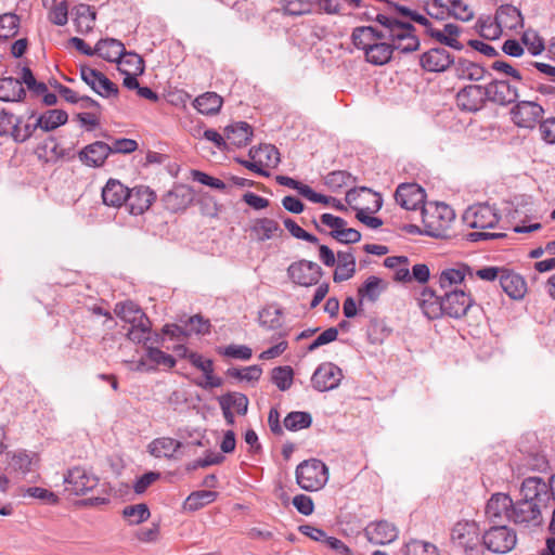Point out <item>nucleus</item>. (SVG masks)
I'll use <instances>...</instances> for the list:
<instances>
[{
	"mask_svg": "<svg viewBox=\"0 0 555 555\" xmlns=\"http://www.w3.org/2000/svg\"><path fill=\"white\" fill-rule=\"evenodd\" d=\"M555 475L548 483L540 477H528L520 486L519 496L515 500L507 493H493L486 504V516L492 524L506 520L524 529H534L543 525L542 509L555 500L552 487Z\"/></svg>",
	"mask_w": 555,
	"mask_h": 555,
	"instance_id": "obj_1",
	"label": "nucleus"
},
{
	"mask_svg": "<svg viewBox=\"0 0 555 555\" xmlns=\"http://www.w3.org/2000/svg\"><path fill=\"white\" fill-rule=\"evenodd\" d=\"M404 27L408 29L400 31L403 35L400 39L395 37L386 38V40H377L374 44L369 46V49L364 51L365 61L372 65L382 66L391 61L395 51L403 54L417 51L421 41L416 35L415 27L405 21Z\"/></svg>",
	"mask_w": 555,
	"mask_h": 555,
	"instance_id": "obj_2",
	"label": "nucleus"
},
{
	"mask_svg": "<svg viewBox=\"0 0 555 555\" xmlns=\"http://www.w3.org/2000/svg\"><path fill=\"white\" fill-rule=\"evenodd\" d=\"M375 22L378 26H358L351 33L352 44L363 52L369 46L374 44L377 40H386V38H398L402 36L401 30L404 27V21L391 14H376Z\"/></svg>",
	"mask_w": 555,
	"mask_h": 555,
	"instance_id": "obj_3",
	"label": "nucleus"
},
{
	"mask_svg": "<svg viewBox=\"0 0 555 555\" xmlns=\"http://www.w3.org/2000/svg\"><path fill=\"white\" fill-rule=\"evenodd\" d=\"M296 482L305 491L313 492L322 489L328 480V467L318 459H309L296 467Z\"/></svg>",
	"mask_w": 555,
	"mask_h": 555,
	"instance_id": "obj_4",
	"label": "nucleus"
},
{
	"mask_svg": "<svg viewBox=\"0 0 555 555\" xmlns=\"http://www.w3.org/2000/svg\"><path fill=\"white\" fill-rule=\"evenodd\" d=\"M414 20L412 22L417 23L424 27V34L433 39H435L440 44L447 46L454 50L461 51L464 49L463 43H461L457 38L462 33V28L453 23H448L443 25V28H437L434 24L423 14L417 12L416 15H413Z\"/></svg>",
	"mask_w": 555,
	"mask_h": 555,
	"instance_id": "obj_5",
	"label": "nucleus"
},
{
	"mask_svg": "<svg viewBox=\"0 0 555 555\" xmlns=\"http://www.w3.org/2000/svg\"><path fill=\"white\" fill-rule=\"evenodd\" d=\"M482 544L492 553L506 554L511 552L517 543L516 531L501 522L493 524L491 528L485 531Z\"/></svg>",
	"mask_w": 555,
	"mask_h": 555,
	"instance_id": "obj_6",
	"label": "nucleus"
},
{
	"mask_svg": "<svg viewBox=\"0 0 555 555\" xmlns=\"http://www.w3.org/2000/svg\"><path fill=\"white\" fill-rule=\"evenodd\" d=\"M65 491L80 496L92 491L99 485V478L82 466H74L64 474Z\"/></svg>",
	"mask_w": 555,
	"mask_h": 555,
	"instance_id": "obj_7",
	"label": "nucleus"
},
{
	"mask_svg": "<svg viewBox=\"0 0 555 555\" xmlns=\"http://www.w3.org/2000/svg\"><path fill=\"white\" fill-rule=\"evenodd\" d=\"M500 220L498 210L488 204L472 205L463 214L464 223L472 229H494Z\"/></svg>",
	"mask_w": 555,
	"mask_h": 555,
	"instance_id": "obj_8",
	"label": "nucleus"
},
{
	"mask_svg": "<svg viewBox=\"0 0 555 555\" xmlns=\"http://www.w3.org/2000/svg\"><path fill=\"white\" fill-rule=\"evenodd\" d=\"M323 275L322 268L313 261L300 259L287 268L288 279L296 285L310 287L318 285Z\"/></svg>",
	"mask_w": 555,
	"mask_h": 555,
	"instance_id": "obj_9",
	"label": "nucleus"
},
{
	"mask_svg": "<svg viewBox=\"0 0 555 555\" xmlns=\"http://www.w3.org/2000/svg\"><path fill=\"white\" fill-rule=\"evenodd\" d=\"M395 199L406 210H422L423 222H426L427 209L425 208L426 193L416 183H401L396 192Z\"/></svg>",
	"mask_w": 555,
	"mask_h": 555,
	"instance_id": "obj_10",
	"label": "nucleus"
},
{
	"mask_svg": "<svg viewBox=\"0 0 555 555\" xmlns=\"http://www.w3.org/2000/svg\"><path fill=\"white\" fill-rule=\"evenodd\" d=\"M474 305L470 294L463 289H450L442 294L443 315L452 319L465 317Z\"/></svg>",
	"mask_w": 555,
	"mask_h": 555,
	"instance_id": "obj_11",
	"label": "nucleus"
},
{
	"mask_svg": "<svg viewBox=\"0 0 555 555\" xmlns=\"http://www.w3.org/2000/svg\"><path fill=\"white\" fill-rule=\"evenodd\" d=\"M343 371L332 362L321 363L314 371L311 383L318 391H328L337 388L343 379Z\"/></svg>",
	"mask_w": 555,
	"mask_h": 555,
	"instance_id": "obj_12",
	"label": "nucleus"
},
{
	"mask_svg": "<svg viewBox=\"0 0 555 555\" xmlns=\"http://www.w3.org/2000/svg\"><path fill=\"white\" fill-rule=\"evenodd\" d=\"M487 102L486 86L469 85L456 94V104L461 111L476 113L483 108Z\"/></svg>",
	"mask_w": 555,
	"mask_h": 555,
	"instance_id": "obj_13",
	"label": "nucleus"
},
{
	"mask_svg": "<svg viewBox=\"0 0 555 555\" xmlns=\"http://www.w3.org/2000/svg\"><path fill=\"white\" fill-rule=\"evenodd\" d=\"M544 113L543 107L531 101L518 102L511 111L513 121L522 128H532Z\"/></svg>",
	"mask_w": 555,
	"mask_h": 555,
	"instance_id": "obj_14",
	"label": "nucleus"
},
{
	"mask_svg": "<svg viewBox=\"0 0 555 555\" xmlns=\"http://www.w3.org/2000/svg\"><path fill=\"white\" fill-rule=\"evenodd\" d=\"M455 59L443 48H431L420 55V65L425 72L442 73L451 65H454Z\"/></svg>",
	"mask_w": 555,
	"mask_h": 555,
	"instance_id": "obj_15",
	"label": "nucleus"
},
{
	"mask_svg": "<svg viewBox=\"0 0 555 555\" xmlns=\"http://www.w3.org/2000/svg\"><path fill=\"white\" fill-rule=\"evenodd\" d=\"M452 540L462 547L465 553L476 551L480 541H482L475 522H457L452 530Z\"/></svg>",
	"mask_w": 555,
	"mask_h": 555,
	"instance_id": "obj_16",
	"label": "nucleus"
},
{
	"mask_svg": "<svg viewBox=\"0 0 555 555\" xmlns=\"http://www.w3.org/2000/svg\"><path fill=\"white\" fill-rule=\"evenodd\" d=\"M487 100L498 105H508L518 99V91L506 80L493 79L486 86Z\"/></svg>",
	"mask_w": 555,
	"mask_h": 555,
	"instance_id": "obj_17",
	"label": "nucleus"
},
{
	"mask_svg": "<svg viewBox=\"0 0 555 555\" xmlns=\"http://www.w3.org/2000/svg\"><path fill=\"white\" fill-rule=\"evenodd\" d=\"M367 541L375 545L390 544L398 538V529L387 520L370 522L364 529Z\"/></svg>",
	"mask_w": 555,
	"mask_h": 555,
	"instance_id": "obj_18",
	"label": "nucleus"
},
{
	"mask_svg": "<svg viewBox=\"0 0 555 555\" xmlns=\"http://www.w3.org/2000/svg\"><path fill=\"white\" fill-rule=\"evenodd\" d=\"M155 199L156 194L154 191L149 186L139 185L133 189H129V196L127 197L126 205L131 215L139 216L146 211Z\"/></svg>",
	"mask_w": 555,
	"mask_h": 555,
	"instance_id": "obj_19",
	"label": "nucleus"
},
{
	"mask_svg": "<svg viewBox=\"0 0 555 555\" xmlns=\"http://www.w3.org/2000/svg\"><path fill=\"white\" fill-rule=\"evenodd\" d=\"M111 154L109 144L103 141H95L81 149L78 152V158L83 165L98 168L104 165Z\"/></svg>",
	"mask_w": 555,
	"mask_h": 555,
	"instance_id": "obj_20",
	"label": "nucleus"
},
{
	"mask_svg": "<svg viewBox=\"0 0 555 555\" xmlns=\"http://www.w3.org/2000/svg\"><path fill=\"white\" fill-rule=\"evenodd\" d=\"M417 301L424 315L429 320H436L443 315L442 295H438L435 289L430 287L423 288Z\"/></svg>",
	"mask_w": 555,
	"mask_h": 555,
	"instance_id": "obj_21",
	"label": "nucleus"
},
{
	"mask_svg": "<svg viewBox=\"0 0 555 555\" xmlns=\"http://www.w3.org/2000/svg\"><path fill=\"white\" fill-rule=\"evenodd\" d=\"M184 444L170 437L154 439L147 447L149 452L155 457L179 459L183 455L180 450Z\"/></svg>",
	"mask_w": 555,
	"mask_h": 555,
	"instance_id": "obj_22",
	"label": "nucleus"
},
{
	"mask_svg": "<svg viewBox=\"0 0 555 555\" xmlns=\"http://www.w3.org/2000/svg\"><path fill=\"white\" fill-rule=\"evenodd\" d=\"M128 196L129 188L116 179H108L102 189L103 203L109 207H120L126 204Z\"/></svg>",
	"mask_w": 555,
	"mask_h": 555,
	"instance_id": "obj_23",
	"label": "nucleus"
},
{
	"mask_svg": "<svg viewBox=\"0 0 555 555\" xmlns=\"http://www.w3.org/2000/svg\"><path fill=\"white\" fill-rule=\"evenodd\" d=\"M4 459L7 464L4 470L10 475L25 476L31 470L33 459L25 450L7 452Z\"/></svg>",
	"mask_w": 555,
	"mask_h": 555,
	"instance_id": "obj_24",
	"label": "nucleus"
},
{
	"mask_svg": "<svg viewBox=\"0 0 555 555\" xmlns=\"http://www.w3.org/2000/svg\"><path fill=\"white\" fill-rule=\"evenodd\" d=\"M495 21L503 29L515 30L524 26L520 11L512 4H502L495 12Z\"/></svg>",
	"mask_w": 555,
	"mask_h": 555,
	"instance_id": "obj_25",
	"label": "nucleus"
},
{
	"mask_svg": "<svg viewBox=\"0 0 555 555\" xmlns=\"http://www.w3.org/2000/svg\"><path fill=\"white\" fill-rule=\"evenodd\" d=\"M26 98L22 75L18 78L3 77L0 79V100L3 102H21Z\"/></svg>",
	"mask_w": 555,
	"mask_h": 555,
	"instance_id": "obj_26",
	"label": "nucleus"
},
{
	"mask_svg": "<svg viewBox=\"0 0 555 555\" xmlns=\"http://www.w3.org/2000/svg\"><path fill=\"white\" fill-rule=\"evenodd\" d=\"M125 54L124 43L115 38L100 39L95 43V55H99L107 62L120 63V59Z\"/></svg>",
	"mask_w": 555,
	"mask_h": 555,
	"instance_id": "obj_27",
	"label": "nucleus"
},
{
	"mask_svg": "<svg viewBox=\"0 0 555 555\" xmlns=\"http://www.w3.org/2000/svg\"><path fill=\"white\" fill-rule=\"evenodd\" d=\"M467 274L470 278L474 275L473 270L464 263L456 268H447L439 274L438 284L442 291H450L452 286L461 284Z\"/></svg>",
	"mask_w": 555,
	"mask_h": 555,
	"instance_id": "obj_28",
	"label": "nucleus"
},
{
	"mask_svg": "<svg viewBox=\"0 0 555 555\" xmlns=\"http://www.w3.org/2000/svg\"><path fill=\"white\" fill-rule=\"evenodd\" d=\"M502 289L513 299L522 298L526 293V282L517 273L504 269L499 282Z\"/></svg>",
	"mask_w": 555,
	"mask_h": 555,
	"instance_id": "obj_29",
	"label": "nucleus"
},
{
	"mask_svg": "<svg viewBox=\"0 0 555 555\" xmlns=\"http://www.w3.org/2000/svg\"><path fill=\"white\" fill-rule=\"evenodd\" d=\"M227 140L236 147L247 145L253 138V128L246 121H237L224 128Z\"/></svg>",
	"mask_w": 555,
	"mask_h": 555,
	"instance_id": "obj_30",
	"label": "nucleus"
},
{
	"mask_svg": "<svg viewBox=\"0 0 555 555\" xmlns=\"http://www.w3.org/2000/svg\"><path fill=\"white\" fill-rule=\"evenodd\" d=\"M453 67L455 75L460 79L479 81L487 74V70L485 69L483 66H481L477 62L469 61L464 57H459L457 60H455Z\"/></svg>",
	"mask_w": 555,
	"mask_h": 555,
	"instance_id": "obj_31",
	"label": "nucleus"
},
{
	"mask_svg": "<svg viewBox=\"0 0 555 555\" xmlns=\"http://www.w3.org/2000/svg\"><path fill=\"white\" fill-rule=\"evenodd\" d=\"M248 156L250 159H257L258 165L260 164L263 168H275L280 163L279 150L272 144L253 146L248 152Z\"/></svg>",
	"mask_w": 555,
	"mask_h": 555,
	"instance_id": "obj_32",
	"label": "nucleus"
},
{
	"mask_svg": "<svg viewBox=\"0 0 555 555\" xmlns=\"http://www.w3.org/2000/svg\"><path fill=\"white\" fill-rule=\"evenodd\" d=\"M250 232L258 242L271 240L274 235L282 236L283 230L279 223L271 218H258L250 227Z\"/></svg>",
	"mask_w": 555,
	"mask_h": 555,
	"instance_id": "obj_33",
	"label": "nucleus"
},
{
	"mask_svg": "<svg viewBox=\"0 0 555 555\" xmlns=\"http://www.w3.org/2000/svg\"><path fill=\"white\" fill-rule=\"evenodd\" d=\"M192 199L191 192L184 188H176L167 192L162 198L165 208L171 212L185 209Z\"/></svg>",
	"mask_w": 555,
	"mask_h": 555,
	"instance_id": "obj_34",
	"label": "nucleus"
},
{
	"mask_svg": "<svg viewBox=\"0 0 555 555\" xmlns=\"http://www.w3.org/2000/svg\"><path fill=\"white\" fill-rule=\"evenodd\" d=\"M96 13L94 9L89 5L81 3L75 8L74 24L76 31L81 35H87L94 28Z\"/></svg>",
	"mask_w": 555,
	"mask_h": 555,
	"instance_id": "obj_35",
	"label": "nucleus"
},
{
	"mask_svg": "<svg viewBox=\"0 0 555 555\" xmlns=\"http://www.w3.org/2000/svg\"><path fill=\"white\" fill-rule=\"evenodd\" d=\"M386 288L387 283H385L380 278L375 275L369 276L358 288L360 304H362L364 299H367L371 302L377 301Z\"/></svg>",
	"mask_w": 555,
	"mask_h": 555,
	"instance_id": "obj_36",
	"label": "nucleus"
},
{
	"mask_svg": "<svg viewBox=\"0 0 555 555\" xmlns=\"http://www.w3.org/2000/svg\"><path fill=\"white\" fill-rule=\"evenodd\" d=\"M337 268L333 274L335 283H340L351 279L356 273V257L351 251L337 253Z\"/></svg>",
	"mask_w": 555,
	"mask_h": 555,
	"instance_id": "obj_37",
	"label": "nucleus"
},
{
	"mask_svg": "<svg viewBox=\"0 0 555 555\" xmlns=\"http://www.w3.org/2000/svg\"><path fill=\"white\" fill-rule=\"evenodd\" d=\"M114 313L122 321L133 324L149 318L141 307L132 300L120 301L115 305Z\"/></svg>",
	"mask_w": 555,
	"mask_h": 555,
	"instance_id": "obj_38",
	"label": "nucleus"
},
{
	"mask_svg": "<svg viewBox=\"0 0 555 555\" xmlns=\"http://www.w3.org/2000/svg\"><path fill=\"white\" fill-rule=\"evenodd\" d=\"M68 114L64 109H48L37 117V126L44 132H50L65 125Z\"/></svg>",
	"mask_w": 555,
	"mask_h": 555,
	"instance_id": "obj_39",
	"label": "nucleus"
},
{
	"mask_svg": "<svg viewBox=\"0 0 555 555\" xmlns=\"http://www.w3.org/2000/svg\"><path fill=\"white\" fill-rule=\"evenodd\" d=\"M218 493L211 490H198L192 492L183 503V509L196 512L216 501Z\"/></svg>",
	"mask_w": 555,
	"mask_h": 555,
	"instance_id": "obj_40",
	"label": "nucleus"
},
{
	"mask_svg": "<svg viewBox=\"0 0 555 555\" xmlns=\"http://www.w3.org/2000/svg\"><path fill=\"white\" fill-rule=\"evenodd\" d=\"M222 103V98L216 92H206L195 99L194 106L203 115H215L220 111Z\"/></svg>",
	"mask_w": 555,
	"mask_h": 555,
	"instance_id": "obj_41",
	"label": "nucleus"
},
{
	"mask_svg": "<svg viewBox=\"0 0 555 555\" xmlns=\"http://www.w3.org/2000/svg\"><path fill=\"white\" fill-rule=\"evenodd\" d=\"M344 4L350 8H360L362 5L361 0H313V8L318 12L325 14H340L344 10Z\"/></svg>",
	"mask_w": 555,
	"mask_h": 555,
	"instance_id": "obj_42",
	"label": "nucleus"
},
{
	"mask_svg": "<svg viewBox=\"0 0 555 555\" xmlns=\"http://www.w3.org/2000/svg\"><path fill=\"white\" fill-rule=\"evenodd\" d=\"M284 426L289 431H297L309 428L312 424V416L309 412L293 411L284 418Z\"/></svg>",
	"mask_w": 555,
	"mask_h": 555,
	"instance_id": "obj_43",
	"label": "nucleus"
},
{
	"mask_svg": "<svg viewBox=\"0 0 555 555\" xmlns=\"http://www.w3.org/2000/svg\"><path fill=\"white\" fill-rule=\"evenodd\" d=\"M21 18L15 13H4L0 15V39L8 40L17 35Z\"/></svg>",
	"mask_w": 555,
	"mask_h": 555,
	"instance_id": "obj_44",
	"label": "nucleus"
},
{
	"mask_svg": "<svg viewBox=\"0 0 555 555\" xmlns=\"http://www.w3.org/2000/svg\"><path fill=\"white\" fill-rule=\"evenodd\" d=\"M122 516L130 525H139L147 520L151 516L149 506L145 503L127 505L122 509Z\"/></svg>",
	"mask_w": 555,
	"mask_h": 555,
	"instance_id": "obj_45",
	"label": "nucleus"
},
{
	"mask_svg": "<svg viewBox=\"0 0 555 555\" xmlns=\"http://www.w3.org/2000/svg\"><path fill=\"white\" fill-rule=\"evenodd\" d=\"M152 323L149 318H143V321L131 324L127 333V338L135 344H145L150 338Z\"/></svg>",
	"mask_w": 555,
	"mask_h": 555,
	"instance_id": "obj_46",
	"label": "nucleus"
},
{
	"mask_svg": "<svg viewBox=\"0 0 555 555\" xmlns=\"http://www.w3.org/2000/svg\"><path fill=\"white\" fill-rule=\"evenodd\" d=\"M356 181V178L346 170H334L328 172L324 178L325 185L333 192L340 190L341 188L349 184V182Z\"/></svg>",
	"mask_w": 555,
	"mask_h": 555,
	"instance_id": "obj_47",
	"label": "nucleus"
},
{
	"mask_svg": "<svg viewBox=\"0 0 555 555\" xmlns=\"http://www.w3.org/2000/svg\"><path fill=\"white\" fill-rule=\"evenodd\" d=\"M272 382L281 391L288 390L293 384L294 371L291 366H276L272 370Z\"/></svg>",
	"mask_w": 555,
	"mask_h": 555,
	"instance_id": "obj_48",
	"label": "nucleus"
},
{
	"mask_svg": "<svg viewBox=\"0 0 555 555\" xmlns=\"http://www.w3.org/2000/svg\"><path fill=\"white\" fill-rule=\"evenodd\" d=\"M23 117H16L7 111L0 112V137H11L14 140L16 125H22Z\"/></svg>",
	"mask_w": 555,
	"mask_h": 555,
	"instance_id": "obj_49",
	"label": "nucleus"
},
{
	"mask_svg": "<svg viewBox=\"0 0 555 555\" xmlns=\"http://www.w3.org/2000/svg\"><path fill=\"white\" fill-rule=\"evenodd\" d=\"M22 81L23 85H25L36 96L44 94L48 91L47 85L44 82L37 81L33 70L27 66L22 68Z\"/></svg>",
	"mask_w": 555,
	"mask_h": 555,
	"instance_id": "obj_50",
	"label": "nucleus"
},
{
	"mask_svg": "<svg viewBox=\"0 0 555 555\" xmlns=\"http://www.w3.org/2000/svg\"><path fill=\"white\" fill-rule=\"evenodd\" d=\"M285 12L289 15H304L312 12L313 0H282Z\"/></svg>",
	"mask_w": 555,
	"mask_h": 555,
	"instance_id": "obj_51",
	"label": "nucleus"
},
{
	"mask_svg": "<svg viewBox=\"0 0 555 555\" xmlns=\"http://www.w3.org/2000/svg\"><path fill=\"white\" fill-rule=\"evenodd\" d=\"M409 555H438V548L430 542L422 540H411L405 544Z\"/></svg>",
	"mask_w": 555,
	"mask_h": 555,
	"instance_id": "obj_52",
	"label": "nucleus"
},
{
	"mask_svg": "<svg viewBox=\"0 0 555 555\" xmlns=\"http://www.w3.org/2000/svg\"><path fill=\"white\" fill-rule=\"evenodd\" d=\"M219 399L227 400L230 405V409L234 408L240 415H245L248 410V398L246 395L241 392H229L223 396H220Z\"/></svg>",
	"mask_w": 555,
	"mask_h": 555,
	"instance_id": "obj_53",
	"label": "nucleus"
},
{
	"mask_svg": "<svg viewBox=\"0 0 555 555\" xmlns=\"http://www.w3.org/2000/svg\"><path fill=\"white\" fill-rule=\"evenodd\" d=\"M96 90H93L96 94L102 98L117 96L119 93L118 86L109 80L102 72L98 78L95 86Z\"/></svg>",
	"mask_w": 555,
	"mask_h": 555,
	"instance_id": "obj_54",
	"label": "nucleus"
},
{
	"mask_svg": "<svg viewBox=\"0 0 555 555\" xmlns=\"http://www.w3.org/2000/svg\"><path fill=\"white\" fill-rule=\"evenodd\" d=\"M452 1L453 2H451V4L446 9L447 15H452L453 17L463 22H467L473 18V10L466 3H464L463 0Z\"/></svg>",
	"mask_w": 555,
	"mask_h": 555,
	"instance_id": "obj_55",
	"label": "nucleus"
},
{
	"mask_svg": "<svg viewBox=\"0 0 555 555\" xmlns=\"http://www.w3.org/2000/svg\"><path fill=\"white\" fill-rule=\"evenodd\" d=\"M284 227L288 230V232L294 236L295 238L302 240L306 242H309L311 244H318L319 238L305 231L300 225H298L293 219L291 218H284L283 219Z\"/></svg>",
	"mask_w": 555,
	"mask_h": 555,
	"instance_id": "obj_56",
	"label": "nucleus"
},
{
	"mask_svg": "<svg viewBox=\"0 0 555 555\" xmlns=\"http://www.w3.org/2000/svg\"><path fill=\"white\" fill-rule=\"evenodd\" d=\"M218 352L224 357L240 360H249L253 356V350L245 345H229L219 348Z\"/></svg>",
	"mask_w": 555,
	"mask_h": 555,
	"instance_id": "obj_57",
	"label": "nucleus"
},
{
	"mask_svg": "<svg viewBox=\"0 0 555 555\" xmlns=\"http://www.w3.org/2000/svg\"><path fill=\"white\" fill-rule=\"evenodd\" d=\"M360 192H367L374 196L373 208L371 209L372 212H376L382 208V206H383L382 196L378 193L372 192V190L366 186L350 189L346 193V197H345L346 202L349 205H352V203H354L358 199Z\"/></svg>",
	"mask_w": 555,
	"mask_h": 555,
	"instance_id": "obj_58",
	"label": "nucleus"
},
{
	"mask_svg": "<svg viewBox=\"0 0 555 555\" xmlns=\"http://www.w3.org/2000/svg\"><path fill=\"white\" fill-rule=\"evenodd\" d=\"M330 235L331 237H333L334 240L341 244H354L360 242L361 240V233L358 230L346 227H344L339 231H331Z\"/></svg>",
	"mask_w": 555,
	"mask_h": 555,
	"instance_id": "obj_59",
	"label": "nucleus"
},
{
	"mask_svg": "<svg viewBox=\"0 0 555 555\" xmlns=\"http://www.w3.org/2000/svg\"><path fill=\"white\" fill-rule=\"evenodd\" d=\"M147 357L152 362L158 365H164L168 369H172L177 363L176 359L171 354L155 347L147 348Z\"/></svg>",
	"mask_w": 555,
	"mask_h": 555,
	"instance_id": "obj_60",
	"label": "nucleus"
},
{
	"mask_svg": "<svg viewBox=\"0 0 555 555\" xmlns=\"http://www.w3.org/2000/svg\"><path fill=\"white\" fill-rule=\"evenodd\" d=\"M479 34L482 38L488 40H494L499 38L503 31L502 26H499L496 21H478Z\"/></svg>",
	"mask_w": 555,
	"mask_h": 555,
	"instance_id": "obj_61",
	"label": "nucleus"
},
{
	"mask_svg": "<svg viewBox=\"0 0 555 555\" xmlns=\"http://www.w3.org/2000/svg\"><path fill=\"white\" fill-rule=\"evenodd\" d=\"M191 177L194 181H197V182H199L204 185L210 186L212 189L220 190V191H223L227 189V185L222 180L211 177L201 170H196V169L191 170Z\"/></svg>",
	"mask_w": 555,
	"mask_h": 555,
	"instance_id": "obj_62",
	"label": "nucleus"
},
{
	"mask_svg": "<svg viewBox=\"0 0 555 555\" xmlns=\"http://www.w3.org/2000/svg\"><path fill=\"white\" fill-rule=\"evenodd\" d=\"M51 23L57 26H64L68 22V7L66 1L56 3L49 14Z\"/></svg>",
	"mask_w": 555,
	"mask_h": 555,
	"instance_id": "obj_63",
	"label": "nucleus"
},
{
	"mask_svg": "<svg viewBox=\"0 0 555 555\" xmlns=\"http://www.w3.org/2000/svg\"><path fill=\"white\" fill-rule=\"evenodd\" d=\"M120 61L121 62L118 63L119 65L129 66L134 74L141 75L144 72V61L135 52L127 51L125 49V54H122Z\"/></svg>",
	"mask_w": 555,
	"mask_h": 555,
	"instance_id": "obj_64",
	"label": "nucleus"
}]
</instances>
